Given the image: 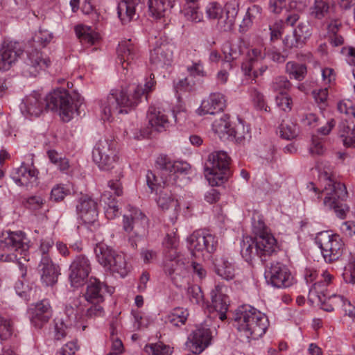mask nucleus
Wrapping results in <instances>:
<instances>
[{"label":"nucleus","instance_id":"1","mask_svg":"<svg viewBox=\"0 0 355 355\" xmlns=\"http://www.w3.org/2000/svg\"><path fill=\"white\" fill-rule=\"evenodd\" d=\"M83 98L78 94L71 96L66 89H55L46 98L33 92L22 101L20 109L25 116H39L44 110L58 111L63 121L68 122L74 112L80 114V109L83 104Z\"/></svg>","mask_w":355,"mask_h":355},{"label":"nucleus","instance_id":"2","mask_svg":"<svg viewBox=\"0 0 355 355\" xmlns=\"http://www.w3.org/2000/svg\"><path fill=\"white\" fill-rule=\"evenodd\" d=\"M155 76L150 74L149 80L145 83L144 88L141 86L133 87L130 92L132 94H128L124 89L111 90L106 99L101 101V108L103 120H110L112 114H127L128 111L136 106L141 97L145 94L153 90L155 87Z\"/></svg>","mask_w":355,"mask_h":355},{"label":"nucleus","instance_id":"3","mask_svg":"<svg viewBox=\"0 0 355 355\" xmlns=\"http://www.w3.org/2000/svg\"><path fill=\"white\" fill-rule=\"evenodd\" d=\"M155 166L159 170V177L152 171L146 174V182L151 191L158 187H171L176 184L178 174H187L191 167L186 162H173L166 155H160L156 159Z\"/></svg>","mask_w":355,"mask_h":355},{"label":"nucleus","instance_id":"4","mask_svg":"<svg viewBox=\"0 0 355 355\" xmlns=\"http://www.w3.org/2000/svg\"><path fill=\"white\" fill-rule=\"evenodd\" d=\"M234 320L237 329L248 338L257 339L266 331L269 321L267 316L250 305H243L236 311Z\"/></svg>","mask_w":355,"mask_h":355},{"label":"nucleus","instance_id":"5","mask_svg":"<svg viewBox=\"0 0 355 355\" xmlns=\"http://www.w3.org/2000/svg\"><path fill=\"white\" fill-rule=\"evenodd\" d=\"M323 192L325 195L323 200L324 207L329 210H332L338 218H346L350 209L345 202L347 198L345 185L329 179Z\"/></svg>","mask_w":355,"mask_h":355},{"label":"nucleus","instance_id":"6","mask_svg":"<svg viewBox=\"0 0 355 355\" xmlns=\"http://www.w3.org/2000/svg\"><path fill=\"white\" fill-rule=\"evenodd\" d=\"M230 158L225 152H214L208 156L205 170L211 186H218L227 179Z\"/></svg>","mask_w":355,"mask_h":355},{"label":"nucleus","instance_id":"7","mask_svg":"<svg viewBox=\"0 0 355 355\" xmlns=\"http://www.w3.org/2000/svg\"><path fill=\"white\" fill-rule=\"evenodd\" d=\"M123 223L124 231L129 234V244L132 248H137V241L147 232L148 219L140 210L135 209L130 215L123 216Z\"/></svg>","mask_w":355,"mask_h":355},{"label":"nucleus","instance_id":"8","mask_svg":"<svg viewBox=\"0 0 355 355\" xmlns=\"http://www.w3.org/2000/svg\"><path fill=\"white\" fill-rule=\"evenodd\" d=\"M107 288L102 282L95 277H91L87 281L85 292L83 296L85 300L91 304L87 309L86 316L88 318L101 316L103 313L101 303L104 302Z\"/></svg>","mask_w":355,"mask_h":355},{"label":"nucleus","instance_id":"9","mask_svg":"<svg viewBox=\"0 0 355 355\" xmlns=\"http://www.w3.org/2000/svg\"><path fill=\"white\" fill-rule=\"evenodd\" d=\"M316 243L326 262L337 261L343 253L344 243L338 234H333L329 232H320L316 237Z\"/></svg>","mask_w":355,"mask_h":355},{"label":"nucleus","instance_id":"10","mask_svg":"<svg viewBox=\"0 0 355 355\" xmlns=\"http://www.w3.org/2000/svg\"><path fill=\"white\" fill-rule=\"evenodd\" d=\"M92 157L101 170L112 168L118 159L116 142L109 139L99 140L93 149Z\"/></svg>","mask_w":355,"mask_h":355},{"label":"nucleus","instance_id":"11","mask_svg":"<svg viewBox=\"0 0 355 355\" xmlns=\"http://www.w3.org/2000/svg\"><path fill=\"white\" fill-rule=\"evenodd\" d=\"M192 254L198 258L214 253L218 246V239L205 231H196L188 239Z\"/></svg>","mask_w":355,"mask_h":355},{"label":"nucleus","instance_id":"12","mask_svg":"<svg viewBox=\"0 0 355 355\" xmlns=\"http://www.w3.org/2000/svg\"><path fill=\"white\" fill-rule=\"evenodd\" d=\"M306 0L300 1H291L290 8L296 10L295 11H288L284 21L280 20L270 26V40L275 41L279 39L283 33L284 25L293 26L300 19V12H302L306 7Z\"/></svg>","mask_w":355,"mask_h":355},{"label":"nucleus","instance_id":"13","mask_svg":"<svg viewBox=\"0 0 355 355\" xmlns=\"http://www.w3.org/2000/svg\"><path fill=\"white\" fill-rule=\"evenodd\" d=\"M265 278L268 283L276 288H286L293 282V278L288 268L279 263H272L265 271Z\"/></svg>","mask_w":355,"mask_h":355},{"label":"nucleus","instance_id":"14","mask_svg":"<svg viewBox=\"0 0 355 355\" xmlns=\"http://www.w3.org/2000/svg\"><path fill=\"white\" fill-rule=\"evenodd\" d=\"M69 270V278L71 286H80L85 283L92 270L91 262L85 255H78L71 263Z\"/></svg>","mask_w":355,"mask_h":355},{"label":"nucleus","instance_id":"15","mask_svg":"<svg viewBox=\"0 0 355 355\" xmlns=\"http://www.w3.org/2000/svg\"><path fill=\"white\" fill-rule=\"evenodd\" d=\"M117 60L121 65L123 73L125 75L129 67L132 68L134 61L139 57L137 45L131 40L121 41L117 48Z\"/></svg>","mask_w":355,"mask_h":355},{"label":"nucleus","instance_id":"16","mask_svg":"<svg viewBox=\"0 0 355 355\" xmlns=\"http://www.w3.org/2000/svg\"><path fill=\"white\" fill-rule=\"evenodd\" d=\"M185 261L186 259L180 254L166 253L164 270L176 286H178V279L187 274Z\"/></svg>","mask_w":355,"mask_h":355},{"label":"nucleus","instance_id":"17","mask_svg":"<svg viewBox=\"0 0 355 355\" xmlns=\"http://www.w3.org/2000/svg\"><path fill=\"white\" fill-rule=\"evenodd\" d=\"M31 324L37 329H41L52 316V309L49 302L41 300L29 309Z\"/></svg>","mask_w":355,"mask_h":355},{"label":"nucleus","instance_id":"18","mask_svg":"<svg viewBox=\"0 0 355 355\" xmlns=\"http://www.w3.org/2000/svg\"><path fill=\"white\" fill-rule=\"evenodd\" d=\"M38 171L33 164L22 163L12 174V178L20 186L33 187L37 184Z\"/></svg>","mask_w":355,"mask_h":355},{"label":"nucleus","instance_id":"19","mask_svg":"<svg viewBox=\"0 0 355 355\" xmlns=\"http://www.w3.org/2000/svg\"><path fill=\"white\" fill-rule=\"evenodd\" d=\"M22 53L18 43H4L0 49V70H8Z\"/></svg>","mask_w":355,"mask_h":355},{"label":"nucleus","instance_id":"20","mask_svg":"<svg viewBox=\"0 0 355 355\" xmlns=\"http://www.w3.org/2000/svg\"><path fill=\"white\" fill-rule=\"evenodd\" d=\"M76 209L85 223H94L98 217L97 203L87 196H82Z\"/></svg>","mask_w":355,"mask_h":355},{"label":"nucleus","instance_id":"21","mask_svg":"<svg viewBox=\"0 0 355 355\" xmlns=\"http://www.w3.org/2000/svg\"><path fill=\"white\" fill-rule=\"evenodd\" d=\"M256 252L262 261H266V257L277 253L279 250L277 240L272 234L255 237Z\"/></svg>","mask_w":355,"mask_h":355},{"label":"nucleus","instance_id":"22","mask_svg":"<svg viewBox=\"0 0 355 355\" xmlns=\"http://www.w3.org/2000/svg\"><path fill=\"white\" fill-rule=\"evenodd\" d=\"M211 340L209 329L200 327L193 332L192 338L187 345L193 354H200L210 344Z\"/></svg>","mask_w":355,"mask_h":355},{"label":"nucleus","instance_id":"23","mask_svg":"<svg viewBox=\"0 0 355 355\" xmlns=\"http://www.w3.org/2000/svg\"><path fill=\"white\" fill-rule=\"evenodd\" d=\"M225 96L219 92L211 93L207 100H204L198 109L200 115L214 114L223 111L225 107Z\"/></svg>","mask_w":355,"mask_h":355},{"label":"nucleus","instance_id":"24","mask_svg":"<svg viewBox=\"0 0 355 355\" xmlns=\"http://www.w3.org/2000/svg\"><path fill=\"white\" fill-rule=\"evenodd\" d=\"M42 282L46 286H53L58 281V266L55 265L51 257L41 259L38 266Z\"/></svg>","mask_w":355,"mask_h":355},{"label":"nucleus","instance_id":"25","mask_svg":"<svg viewBox=\"0 0 355 355\" xmlns=\"http://www.w3.org/2000/svg\"><path fill=\"white\" fill-rule=\"evenodd\" d=\"M25 234L22 232H7L2 234L0 239V248L3 250L18 251L24 250Z\"/></svg>","mask_w":355,"mask_h":355},{"label":"nucleus","instance_id":"26","mask_svg":"<svg viewBox=\"0 0 355 355\" xmlns=\"http://www.w3.org/2000/svg\"><path fill=\"white\" fill-rule=\"evenodd\" d=\"M51 64L49 58L44 55L37 49H33L28 53V71L31 76H36L40 70L45 69Z\"/></svg>","mask_w":355,"mask_h":355},{"label":"nucleus","instance_id":"27","mask_svg":"<svg viewBox=\"0 0 355 355\" xmlns=\"http://www.w3.org/2000/svg\"><path fill=\"white\" fill-rule=\"evenodd\" d=\"M238 11V6L235 3H227L218 20V28L222 31H231L235 24Z\"/></svg>","mask_w":355,"mask_h":355},{"label":"nucleus","instance_id":"28","mask_svg":"<svg viewBox=\"0 0 355 355\" xmlns=\"http://www.w3.org/2000/svg\"><path fill=\"white\" fill-rule=\"evenodd\" d=\"M147 118L151 128L157 132L165 131L168 126L167 116L159 107L150 106L148 109Z\"/></svg>","mask_w":355,"mask_h":355},{"label":"nucleus","instance_id":"29","mask_svg":"<svg viewBox=\"0 0 355 355\" xmlns=\"http://www.w3.org/2000/svg\"><path fill=\"white\" fill-rule=\"evenodd\" d=\"M175 0H148V8L152 16L157 19L168 17Z\"/></svg>","mask_w":355,"mask_h":355},{"label":"nucleus","instance_id":"30","mask_svg":"<svg viewBox=\"0 0 355 355\" xmlns=\"http://www.w3.org/2000/svg\"><path fill=\"white\" fill-rule=\"evenodd\" d=\"M211 295V305L210 309H213L218 313V317L221 320L227 318L226 313L229 306V297L225 294L222 293L218 290L212 291Z\"/></svg>","mask_w":355,"mask_h":355},{"label":"nucleus","instance_id":"31","mask_svg":"<svg viewBox=\"0 0 355 355\" xmlns=\"http://www.w3.org/2000/svg\"><path fill=\"white\" fill-rule=\"evenodd\" d=\"M141 0H121L117 7L118 16L123 24L130 22L134 19L136 6Z\"/></svg>","mask_w":355,"mask_h":355},{"label":"nucleus","instance_id":"32","mask_svg":"<svg viewBox=\"0 0 355 355\" xmlns=\"http://www.w3.org/2000/svg\"><path fill=\"white\" fill-rule=\"evenodd\" d=\"M172 59L173 52L167 45L157 47L150 53L151 63L158 67L170 65Z\"/></svg>","mask_w":355,"mask_h":355},{"label":"nucleus","instance_id":"33","mask_svg":"<svg viewBox=\"0 0 355 355\" xmlns=\"http://www.w3.org/2000/svg\"><path fill=\"white\" fill-rule=\"evenodd\" d=\"M94 252L97 261L105 269L111 267L110 262L116 254V251L105 243H100L96 244Z\"/></svg>","mask_w":355,"mask_h":355},{"label":"nucleus","instance_id":"34","mask_svg":"<svg viewBox=\"0 0 355 355\" xmlns=\"http://www.w3.org/2000/svg\"><path fill=\"white\" fill-rule=\"evenodd\" d=\"M216 272L226 280L232 279L235 276V269L232 262L228 258L222 256L215 259Z\"/></svg>","mask_w":355,"mask_h":355},{"label":"nucleus","instance_id":"35","mask_svg":"<svg viewBox=\"0 0 355 355\" xmlns=\"http://www.w3.org/2000/svg\"><path fill=\"white\" fill-rule=\"evenodd\" d=\"M110 265L111 267H108L107 271H110L112 273H117L121 277L126 276L130 270L125 255L121 252H116L111 261Z\"/></svg>","mask_w":355,"mask_h":355},{"label":"nucleus","instance_id":"36","mask_svg":"<svg viewBox=\"0 0 355 355\" xmlns=\"http://www.w3.org/2000/svg\"><path fill=\"white\" fill-rule=\"evenodd\" d=\"M120 322L117 318H114L112 320L110 326V339L112 342V350L113 351L112 354L119 355L123 351V345L120 339L118 337V333L119 331Z\"/></svg>","mask_w":355,"mask_h":355},{"label":"nucleus","instance_id":"37","mask_svg":"<svg viewBox=\"0 0 355 355\" xmlns=\"http://www.w3.org/2000/svg\"><path fill=\"white\" fill-rule=\"evenodd\" d=\"M189 315L187 309L176 307L167 315L166 322L175 327H180L185 324Z\"/></svg>","mask_w":355,"mask_h":355},{"label":"nucleus","instance_id":"38","mask_svg":"<svg viewBox=\"0 0 355 355\" xmlns=\"http://www.w3.org/2000/svg\"><path fill=\"white\" fill-rule=\"evenodd\" d=\"M76 33L82 43L89 45L95 44L99 39L98 34L93 31L90 27L77 26Z\"/></svg>","mask_w":355,"mask_h":355},{"label":"nucleus","instance_id":"39","mask_svg":"<svg viewBox=\"0 0 355 355\" xmlns=\"http://www.w3.org/2000/svg\"><path fill=\"white\" fill-rule=\"evenodd\" d=\"M241 254L246 261H250L255 257L258 256L256 252L255 238L245 237L241 245Z\"/></svg>","mask_w":355,"mask_h":355},{"label":"nucleus","instance_id":"40","mask_svg":"<svg viewBox=\"0 0 355 355\" xmlns=\"http://www.w3.org/2000/svg\"><path fill=\"white\" fill-rule=\"evenodd\" d=\"M286 71L291 78L302 80L305 78L307 69L305 64L291 61L286 64Z\"/></svg>","mask_w":355,"mask_h":355},{"label":"nucleus","instance_id":"41","mask_svg":"<svg viewBox=\"0 0 355 355\" xmlns=\"http://www.w3.org/2000/svg\"><path fill=\"white\" fill-rule=\"evenodd\" d=\"M213 130L216 133L219 135L220 137L230 134L232 129L230 116L227 114H223L219 119L215 120L213 123Z\"/></svg>","mask_w":355,"mask_h":355},{"label":"nucleus","instance_id":"42","mask_svg":"<svg viewBox=\"0 0 355 355\" xmlns=\"http://www.w3.org/2000/svg\"><path fill=\"white\" fill-rule=\"evenodd\" d=\"M164 189L162 187H158L157 190H155L158 193V197L157 198V205L163 210L168 209L171 206L175 203L173 198L171 196V190L169 189V193L167 192V189Z\"/></svg>","mask_w":355,"mask_h":355},{"label":"nucleus","instance_id":"43","mask_svg":"<svg viewBox=\"0 0 355 355\" xmlns=\"http://www.w3.org/2000/svg\"><path fill=\"white\" fill-rule=\"evenodd\" d=\"M229 137L234 138L240 144H245L246 141H250L251 135L249 130H245V126L240 123L232 128Z\"/></svg>","mask_w":355,"mask_h":355},{"label":"nucleus","instance_id":"44","mask_svg":"<svg viewBox=\"0 0 355 355\" xmlns=\"http://www.w3.org/2000/svg\"><path fill=\"white\" fill-rule=\"evenodd\" d=\"M281 137L291 140L295 138L298 135V128L295 123L291 121H284L279 127Z\"/></svg>","mask_w":355,"mask_h":355},{"label":"nucleus","instance_id":"45","mask_svg":"<svg viewBox=\"0 0 355 355\" xmlns=\"http://www.w3.org/2000/svg\"><path fill=\"white\" fill-rule=\"evenodd\" d=\"M223 64L226 65V68L232 69L233 68L232 62L237 59L240 53L236 51L231 44H225L223 47Z\"/></svg>","mask_w":355,"mask_h":355},{"label":"nucleus","instance_id":"46","mask_svg":"<svg viewBox=\"0 0 355 355\" xmlns=\"http://www.w3.org/2000/svg\"><path fill=\"white\" fill-rule=\"evenodd\" d=\"M145 351L150 355H171L172 349L162 343L147 345Z\"/></svg>","mask_w":355,"mask_h":355},{"label":"nucleus","instance_id":"47","mask_svg":"<svg viewBox=\"0 0 355 355\" xmlns=\"http://www.w3.org/2000/svg\"><path fill=\"white\" fill-rule=\"evenodd\" d=\"M301 41L305 44L311 35V28L308 21H300L293 31Z\"/></svg>","mask_w":355,"mask_h":355},{"label":"nucleus","instance_id":"48","mask_svg":"<svg viewBox=\"0 0 355 355\" xmlns=\"http://www.w3.org/2000/svg\"><path fill=\"white\" fill-rule=\"evenodd\" d=\"M304 44L298 36L293 31L291 34L286 35L283 39V52H286L287 49L300 48Z\"/></svg>","mask_w":355,"mask_h":355},{"label":"nucleus","instance_id":"49","mask_svg":"<svg viewBox=\"0 0 355 355\" xmlns=\"http://www.w3.org/2000/svg\"><path fill=\"white\" fill-rule=\"evenodd\" d=\"M224 8L218 2L213 1L208 3L205 9L207 17L209 19H218L223 14Z\"/></svg>","mask_w":355,"mask_h":355},{"label":"nucleus","instance_id":"50","mask_svg":"<svg viewBox=\"0 0 355 355\" xmlns=\"http://www.w3.org/2000/svg\"><path fill=\"white\" fill-rule=\"evenodd\" d=\"M13 322L0 315V337L3 340L9 338L13 334Z\"/></svg>","mask_w":355,"mask_h":355},{"label":"nucleus","instance_id":"51","mask_svg":"<svg viewBox=\"0 0 355 355\" xmlns=\"http://www.w3.org/2000/svg\"><path fill=\"white\" fill-rule=\"evenodd\" d=\"M251 96L255 107L259 110L270 112V108L265 102L263 95L256 89H252Z\"/></svg>","mask_w":355,"mask_h":355},{"label":"nucleus","instance_id":"52","mask_svg":"<svg viewBox=\"0 0 355 355\" xmlns=\"http://www.w3.org/2000/svg\"><path fill=\"white\" fill-rule=\"evenodd\" d=\"M343 276L347 283L355 284V256L352 255L349 258Z\"/></svg>","mask_w":355,"mask_h":355},{"label":"nucleus","instance_id":"53","mask_svg":"<svg viewBox=\"0 0 355 355\" xmlns=\"http://www.w3.org/2000/svg\"><path fill=\"white\" fill-rule=\"evenodd\" d=\"M290 3H288V8H287V3L286 0H269V9L270 12L279 14L284 9L286 10V13H288V11H295V9H291L290 8ZM287 14H286V16Z\"/></svg>","mask_w":355,"mask_h":355},{"label":"nucleus","instance_id":"54","mask_svg":"<svg viewBox=\"0 0 355 355\" xmlns=\"http://www.w3.org/2000/svg\"><path fill=\"white\" fill-rule=\"evenodd\" d=\"M187 72L193 77H205L207 73L204 69L203 64L201 60L193 61L192 64L187 68Z\"/></svg>","mask_w":355,"mask_h":355},{"label":"nucleus","instance_id":"55","mask_svg":"<svg viewBox=\"0 0 355 355\" xmlns=\"http://www.w3.org/2000/svg\"><path fill=\"white\" fill-rule=\"evenodd\" d=\"M55 338L60 340L67 334L69 327L71 324H66L62 318H55Z\"/></svg>","mask_w":355,"mask_h":355},{"label":"nucleus","instance_id":"56","mask_svg":"<svg viewBox=\"0 0 355 355\" xmlns=\"http://www.w3.org/2000/svg\"><path fill=\"white\" fill-rule=\"evenodd\" d=\"M291 83L284 76H278L275 78L272 83V87L275 91H279L283 94L284 90H289L291 87Z\"/></svg>","mask_w":355,"mask_h":355},{"label":"nucleus","instance_id":"57","mask_svg":"<svg viewBox=\"0 0 355 355\" xmlns=\"http://www.w3.org/2000/svg\"><path fill=\"white\" fill-rule=\"evenodd\" d=\"M324 141L318 136L312 137V144L309 148V152L313 155H322L325 151Z\"/></svg>","mask_w":355,"mask_h":355},{"label":"nucleus","instance_id":"58","mask_svg":"<svg viewBox=\"0 0 355 355\" xmlns=\"http://www.w3.org/2000/svg\"><path fill=\"white\" fill-rule=\"evenodd\" d=\"M187 293L190 301L193 304H200L203 301V294L201 288L198 285H193L188 288Z\"/></svg>","mask_w":355,"mask_h":355},{"label":"nucleus","instance_id":"59","mask_svg":"<svg viewBox=\"0 0 355 355\" xmlns=\"http://www.w3.org/2000/svg\"><path fill=\"white\" fill-rule=\"evenodd\" d=\"M186 17L188 20L198 23L202 21L203 14L199 11L198 5L189 6L186 11Z\"/></svg>","mask_w":355,"mask_h":355},{"label":"nucleus","instance_id":"60","mask_svg":"<svg viewBox=\"0 0 355 355\" xmlns=\"http://www.w3.org/2000/svg\"><path fill=\"white\" fill-rule=\"evenodd\" d=\"M277 105L284 112H289L292 109L293 101L288 95L280 94L275 98Z\"/></svg>","mask_w":355,"mask_h":355},{"label":"nucleus","instance_id":"61","mask_svg":"<svg viewBox=\"0 0 355 355\" xmlns=\"http://www.w3.org/2000/svg\"><path fill=\"white\" fill-rule=\"evenodd\" d=\"M164 245L166 247V254H179L178 252V246L179 245V239L176 236H171L168 234L164 241Z\"/></svg>","mask_w":355,"mask_h":355},{"label":"nucleus","instance_id":"62","mask_svg":"<svg viewBox=\"0 0 355 355\" xmlns=\"http://www.w3.org/2000/svg\"><path fill=\"white\" fill-rule=\"evenodd\" d=\"M252 231L254 234V237L266 236V234H272L261 218H259L257 220H254L252 223Z\"/></svg>","mask_w":355,"mask_h":355},{"label":"nucleus","instance_id":"63","mask_svg":"<svg viewBox=\"0 0 355 355\" xmlns=\"http://www.w3.org/2000/svg\"><path fill=\"white\" fill-rule=\"evenodd\" d=\"M329 9V6L326 2L322 0H316L312 14L314 15L316 18L321 19L325 16Z\"/></svg>","mask_w":355,"mask_h":355},{"label":"nucleus","instance_id":"64","mask_svg":"<svg viewBox=\"0 0 355 355\" xmlns=\"http://www.w3.org/2000/svg\"><path fill=\"white\" fill-rule=\"evenodd\" d=\"M69 193V189H67L62 185H56L54 187L51 192V200L55 202L62 200Z\"/></svg>","mask_w":355,"mask_h":355}]
</instances>
